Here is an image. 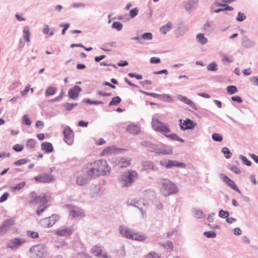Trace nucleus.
Instances as JSON below:
<instances>
[{"label": "nucleus", "mask_w": 258, "mask_h": 258, "mask_svg": "<svg viewBox=\"0 0 258 258\" xmlns=\"http://www.w3.org/2000/svg\"><path fill=\"white\" fill-rule=\"evenodd\" d=\"M119 149L115 148L114 146H109L102 151L101 155L103 156L108 155L113 153H116L118 152Z\"/></svg>", "instance_id": "29"}, {"label": "nucleus", "mask_w": 258, "mask_h": 258, "mask_svg": "<svg viewBox=\"0 0 258 258\" xmlns=\"http://www.w3.org/2000/svg\"><path fill=\"white\" fill-rule=\"evenodd\" d=\"M122 27V24L120 22L118 21L113 22L112 24V28L116 29L118 31H120Z\"/></svg>", "instance_id": "44"}, {"label": "nucleus", "mask_w": 258, "mask_h": 258, "mask_svg": "<svg viewBox=\"0 0 258 258\" xmlns=\"http://www.w3.org/2000/svg\"><path fill=\"white\" fill-rule=\"evenodd\" d=\"M173 28V25L171 22H168L165 25H163L160 28V31L161 33L165 35L167 32Z\"/></svg>", "instance_id": "30"}, {"label": "nucleus", "mask_w": 258, "mask_h": 258, "mask_svg": "<svg viewBox=\"0 0 258 258\" xmlns=\"http://www.w3.org/2000/svg\"><path fill=\"white\" fill-rule=\"evenodd\" d=\"M98 164L95 161L87 164L84 167L85 171L88 173L91 178H95L99 176V170H97Z\"/></svg>", "instance_id": "7"}, {"label": "nucleus", "mask_w": 258, "mask_h": 258, "mask_svg": "<svg viewBox=\"0 0 258 258\" xmlns=\"http://www.w3.org/2000/svg\"><path fill=\"white\" fill-rule=\"evenodd\" d=\"M172 148L171 146L163 144H160V148L158 155H171L172 153Z\"/></svg>", "instance_id": "21"}, {"label": "nucleus", "mask_w": 258, "mask_h": 258, "mask_svg": "<svg viewBox=\"0 0 258 258\" xmlns=\"http://www.w3.org/2000/svg\"><path fill=\"white\" fill-rule=\"evenodd\" d=\"M121 101V99L119 96L113 97L109 103V106H116L120 103Z\"/></svg>", "instance_id": "40"}, {"label": "nucleus", "mask_w": 258, "mask_h": 258, "mask_svg": "<svg viewBox=\"0 0 258 258\" xmlns=\"http://www.w3.org/2000/svg\"><path fill=\"white\" fill-rule=\"evenodd\" d=\"M160 245L165 248L168 249L170 251L173 250V245L171 241H167L165 242H161L160 243Z\"/></svg>", "instance_id": "38"}, {"label": "nucleus", "mask_w": 258, "mask_h": 258, "mask_svg": "<svg viewBox=\"0 0 258 258\" xmlns=\"http://www.w3.org/2000/svg\"><path fill=\"white\" fill-rule=\"evenodd\" d=\"M242 45L246 48H249L253 47L255 45L254 42L250 40L247 36H244L241 40Z\"/></svg>", "instance_id": "25"}, {"label": "nucleus", "mask_w": 258, "mask_h": 258, "mask_svg": "<svg viewBox=\"0 0 258 258\" xmlns=\"http://www.w3.org/2000/svg\"><path fill=\"white\" fill-rule=\"evenodd\" d=\"M30 257L32 258H42L47 253V248L43 244L32 246L29 250Z\"/></svg>", "instance_id": "4"}, {"label": "nucleus", "mask_w": 258, "mask_h": 258, "mask_svg": "<svg viewBox=\"0 0 258 258\" xmlns=\"http://www.w3.org/2000/svg\"><path fill=\"white\" fill-rule=\"evenodd\" d=\"M177 98L178 100L184 102L186 104L190 106L195 110H197V108L196 105L195 104V103L187 97L184 96L183 95H177Z\"/></svg>", "instance_id": "24"}, {"label": "nucleus", "mask_w": 258, "mask_h": 258, "mask_svg": "<svg viewBox=\"0 0 258 258\" xmlns=\"http://www.w3.org/2000/svg\"><path fill=\"white\" fill-rule=\"evenodd\" d=\"M216 6H221L223 7V10L224 11H232L233 10V8L229 6L226 4H223L222 3H215L214 4L211 5V9H213L214 7Z\"/></svg>", "instance_id": "34"}, {"label": "nucleus", "mask_w": 258, "mask_h": 258, "mask_svg": "<svg viewBox=\"0 0 258 258\" xmlns=\"http://www.w3.org/2000/svg\"><path fill=\"white\" fill-rule=\"evenodd\" d=\"M204 235L209 238H213L216 237V233L213 231H205Z\"/></svg>", "instance_id": "51"}, {"label": "nucleus", "mask_w": 258, "mask_h": 258, "mask_svg": "<svg viewBox=\"0 0 258 258\" xmlns=\"http://www.w3.org/2000/svg\"><path fill=\"white\" fill-rule=\"evenodd\" d=\"M152 125L153 128L155 131L161 133L163 135L170 132L169 127L166 124H164L163 122L154 117L152 118Z\"/></svg>", "instance_id": "6"}, {"label": "nucleus", "mask_w": 258, "mask_h": 258, "mask_svg": "<svg viewBox=\"0 0 258 258\" xmlns=\"http://www.w3.org/2000/svg\"><path fill=\"white\" fill-rule=\"evenodd\" d=\"M212 139L215 141L221 142L223 140V137L218 133H214L212 135Z\"/></svg>", "instance_id": "59"}, {"label": "nucleus", "mask_w": 258, "mask_h": 258, "mask_svg": "<svg viewBox=\"0 0 258 258\" xmlns=\"http://www.w3.org/2000/svg\"><path fill=\"white\" fill-rule=\"evenodd\" d=\"M227 92L230 94H234L238 92V90L235 86L231 85L227 87Z\"/></svg>", "instance_id": "45"}, {"label": "nucleus", "mask_w": 258, "mask_h": 258, "mask_svg": "<svg viewBox=\"0 0 258 258\" xmlns=\"http://www.w3.org/2000/svg\"><path fill=\"white\" fill-rule=\"evenodd\" d=\"M120 167H125L130 165L131 164L130 161L128 160L125 158H121L119 160Z\"/></svg>", "instance_id": "47"}, {"label": "nucleus", "mask_w": 258, "mask_h": 258, "mask_svg": "<svg viewBox=\"0 0 258 258\" xmlns=\"http://www.w3.org/2000/svg\"><path fill=\"white\" fill-rule=\"evenodd\" d=\"M197 3L198 0H187L183 3V7L186 11L191 12L196 9Z\"/></svg>", "instance_id": "23"}, {"label": "nucleus", "mask_w": 258, "mask_h": 258, "mask_svg": "<svg viewBox=\"0 0 258 258\" xmlns=\"http://www.w3.org/2000/svg\"><path fill=\"white\" fill-rule=\"evenodd\" d=\"M73 226H63L56 230L55 233L59 236L67 237L70 236L73 233Z\"/></svg>", "instance_id": "14"}, {"label": "nucleus", "mask_w": 258, "mask_h": 258, "mask_svg": "<svg viewBox=\"0 0 258 258\" xmlns=\"http://www.w3.org/2000/svg\"><path fill=\"white\" fill-rule=\"evenodd\" d=\"M56 92V89L54 87L50 86L46 90L45 92V96L46 97L52 96L55 94Z\"/></svg>", "instance_id": "39"}, {"label": "nucleus", "mask_w": 258, "mask_h": 258, "mask_svg": "<svg viewBox=\"0 0 258 258\" xmlns=\"http://www.w3.org/2000/svg\"><path fill=\"white\" fill-rule=\"evenodd\" d=\"M164 136L172 140L177 141L180 142H184V140L182 138L179 137L176 134H167V133H165Z\"/></svg>", "instance_id": "37"}, {"label": "nucleus", "mask_w": 258, "mask_h": 258, "mask_svg": "<svg viewBox=\"0 0 258 258\" xmlns=\"http://www.w3.org/2000/svg\"><path fill=\"white\" fill-rule=\"evenodd\" d=\"M25 185L26 182L25 181H23L18 183L15 186H11L10 188L12 191H15L16 190L18 191L21 189Z\"/></svg>", "instance_id": "41"}, {"label": "nucleus", "mask_w": 258, "mask_h": 258, "mask_svg": "<svg viewBox=\"0 0 258 258\" xmlns=\"http://www.w3.org/2000/svg\"><path fill=\"white\" fill-rule=\"evenodd\" d=\"M50 200V197L48 194L42 193L38 196H35L30 201V204H38L40 205L38 207L36 213L38 216H40L41 214L47 208V206H44L48 201Z\"/></svg>", "instance_id": "3"}, {"label": "nucleus", "mask_w": 258, "mask_h": 258, "mask_svg": "<svg viewBox=\"0 0 258 258\" xmlns=\"http://www.w3.org/2000/svg\"><path fill=\"white\" fill-rule=\"evenodd\" d=\"M62 105L67 111H71L74 107L78 105V103H64Z\"/></svg>", "instance_id": "48"}, {"label": "nucleus", "mask_w": 258, "mask_h": 258, "mask_svg": "<svg viewBox=\"0 0 258 258\" xmlns=\"http://www.w3.org/2000/svg\"><path fill=\"white\" fill-rule=\"evenodd\" d=\"M138 178V173L135 170H129L123 172L119 177L121 185L127 187L132 186Z\"/></svg>", "instance_id": "2"}, {"label": "nucleus", "mask_w": 258, "mask_h": 258, "mask_svg": "<svg viewBox=\"0 0 258 258\" xmlns=\"http://www.w3.org/2000/svg\"><path fill=\"white\" fill-rule=\"evenodd\" d=\"M157 184L161 194L164 197L175 194L178 192V188L176 185L167 178L158 179Z\"/></svg>", "instance_id": "1"}, {"label": "nucleus", "mask_w": 258, "mask_h": 258, "mask_svg": "<svg viewBox=\"0 0 258 258\" xmlns=\"http://www.w3.org/2000/svg\"><path fill=\"white\" fill-rule=\"evenodd\" d=\"M23 122L26 125H30L31 124V121L29 118V117L26 115H24L23 116Z\"/></svg>", "instance_id": "63"}, {"label": "nucleus", "mask_w": 258, "mask_h": 258, "mask_svg": "<svg viewBox=\"0 0 258 258\" xmlns=\"http://www.w3.org/2000/svg\"><path fill=\"white\" fill-rule=\"evenodd\" d=\"M15 224V221L13 218L4 220L0 226V236L4 235Z\"/></svg>", "instance_id": "11"}, {"label": "nucleus", "mask_w": 258, "mask_h": 258, "mask_svg": "<svg viewBox=\"0 0 258 258\" xmlns=\"http://www.w3.org/2000/svg\"><path fill=\"white\" fill-rule=\"evenodd\" d=\"M207 69L209 71H216L218 70L217 64L216 62H212L207 66Z\"/></svg>", "instance_id": "46"}, {"label": "nucleus", "mask_w": 258, "mask_h": 258, "mask_svg": "<svg viewBox=\"0 0 258 258\" xmlns=\"http://www.w3.org/2000/svg\"><path fill=\"white\" fill-rule=\"evenodd\" d=\"M25 240L22 238H15L12 239L7 243V246L12 250H15L19 248Z\"/></svg>", "instance_id": "12"}, {"label": "nucleus", "mask_w": 258, "mask_h": 258, "mask_svg": "<svg viewBox=\"0 0 258 258\" xmlns=\"http://www.w3.org/2000/svg\"><path fill=\"white\" fill-rule=\"evenodd\" d=\"M63 134L64 135V142L68 145H72L74 142V133L70 126H67L64 127Z\"/></svg>", "instance_id": "10"}, {"label": "nucleus", "mask_w": 258, "mask_h": 258, "mask_svg": "<svg viewBox=\"0 0 258 258\" xmlns=\"http://www.w3.org/2000/svg\"><path fill=\"white\" fill-rule=\"evenodd\" d=\"M146 258H161V256L155 252H151L146 255Z\"/></svg>", "instance_id": "62"}, {"label": "nucleus", "mask_w": 258, "mask_h": 258, "mask_svg": "<svg viewBox=\"0 0 258 258\" xmlns=\"http://www.w3.org/2000/svg\"><path fill=\"white\" fill-rule=\"evenodd\" d=\"M152 34L150 32H146L141 35V38L146 40H150L152 39Z\"/></svg>", "instance_id": "56"}, {"label": "nucleus", "mask_w": 258, "mask_h": 258, "mask_svg": "<svg viewBox=\"0 0 258 258\" xmlns=\"http://www.w3.org/2000/svg\"><path fill=\"white\" fill-rule=\"evenodd\" d=\"M159 148H160V144H152V146L150 148V151L151 152H155L157 154H158Z\"/></svg>", "instance_id": "55"}, {"label": "nucleus", "mask_w": 258, "mask_h": 258, "mask_svg": "<svg viewBox=\"0 0 258 258\" xmlns=\"http://www.w3.org/2000/svg\"><path fill=\"white\" fill-rule=\"evenodd\" d=\"M70 216L73 218H81L85 214L82 210L76 206H70Z\"/></svg>", "instance_id": "17"}, {"label": "nucleus", "mask_w": 258, "mask_h": 258, "mask_svg": "<svg viewBox=\"0 0 258 258\" xmlns=\"http://www.w3.org/2000/svg\"><path fill=\"white\" fill-rule=\"evenodd\" d=\"M229 169L237 174H239L241 172V170L238 167L234 165H230Z\"/></svg>", "instance_id": "60"}, {"label": "nucleus", "mask_w": 258, "mask_h": 258, "mask_svg": "<svg viewBox=\"0 0 258 258\" xmlns=\"http://www.w3.org/2000/svg\"><path fill=\"white\" fill-rule=\"evenodd\" d=\"M29 161V160L27 159H20L17 161H15L14 163V164L16 166H20L22 165H24Z\"/></svg>", "instance_id": "57"}, {"label": "nucleus", "mask_w": 258, "mask_h": 258, "mask_svg": "<svg viewBox=\"0 0 258 258\" xmlns=\"http://www.w3.org/2000/svg\"><path fill=\"white\" fill-rule=\"evenodd\" d=\"M239 158L241 159L243 164L248 166H250L251 165V161H249L245 156L241 155L239 156Z\"/></svg>", "instance_id": "50"}, {"label": "nucleus", "mask_w": 258, "mask_h": 258, "mask_svg": "<svg viewBox=\"0 0 258 258\" xmlns=\"http://www.w3.org/2000/svg\"><path fill=\"white\" fill-rule=\"evenodd\" d=\"M120 233L124 237L131 239L134 230L128 228L126 226L121 225L119 227Z\"/></svg>", "instance_id": "22"}, {"label": "nucleus", "mask_w": 258, "mask_h": 258, "mask_svg": "<svg viewBox=\"0 0 258 258\" xmlns=\"http://www.w3.org/2000/svg\"><path fill=\"white\" fill-rule=\"evenodd\" d=\"M160 165L162 168L166 169H171L173 167H181L185 168L186 166L185 164L180 162L177 160H168L166 159H163L159 162Z\"/></svg>", "instance_id": "5"}, {"label": "nucleus", "mask_w": 258, "mask_h": 258, "mask_svg": "<svg viewBox=\"0 0 258 258\" xmlns=\"http://www.w3.org/2000/svg\"><path fill=\"white\" fill-rule=\"evenodd\" d=\"M136 202L137 203L136 204L135 207L137 208L139 210L143 208V207L146 205L145 201L143 199L137 200Z\"/></svg>", "instance_id": "52"}, {"label": "nucleus", "mask_w": 258, "mask_h": 258, "mask_svg": "<svg viewBox=\"0 0 258 258\" xmlns=\"http://www.w3.org/2000/svg\"><path fill=\"white\" fill-rule=\"evenodd\" d=\"M229 216V213L227 211L220 210L219 212V216L221 218L226 219Z\"/></svg>", "instance_id": "54"}, {"label": "nucleus", "mask_w": 258, "mask_h": 258, "mask_svg": "<svg viewBox=\"0 0 258 258\" xmlns=\"http://www.w3.org/2000/svg\"><path fill=\"white\" fill-rule=\"evenodd\" d=\"M91 252L94 256L99 258H111L106 252H103L101 247L95 246L91 248Z\"/></svg>", "instance_id": "18"}, {"label": "nucleus", "mask_w": 258, "mask_h": 258, "mask_svg": "<svg viewBox=\"0 0 258 258\" xmlns=\"http://www.w3.org/2000/svg\"><path fill=\"white\" fill-rule=\"evenodd\" d=\"M98 164L97 170H99V176L106 175L110 173L111 168L108 166L107 161L104 160H98L95 161Z\"/></svg>", "instance_id": "8"}, {"label": "nucleus", "mask_w": 258, "mask_h": 258, "mask_svg": "<svg viewBox=\"0 0 258 258\" xmlns=\"http://www.w3.org/2000/svg\"><path fill=\"white\" fill-rule=\"evenodd\" d=\"M159 99L164 101L170 102L171 97L168 94H159Z\"/></svg>", "instance_id": "49"}, {"label": "nucleus", "mask_w": 258, "mask_h": 258, "mask_svg": "<svg viewBox=\"0 0 258 258\" xmlns=\"http://www.w3.org/2000/svg\"><path fill=\"white\" fill-rule=\"evenodd\" d=\"M23 37L25 40L29 42L30 41V33L29 30V27L27 26H26L23 28Z\"/></svg>", "instance_id": "32"}, {"label": "nucleus", "mask_w": 258, "mask_h": 258, "mask_svg": "<svg viewBox=\"0 0 258 258\" xmlns=\"http://www.w3.org/2000/svg\"><path fill=\"white\" fill-rule=\"evenodd\" d=\"M59 219V217L56 214H52L51 216L44 218L40 221L42 226L46 227H51Z\"/></svg>", "instance_id": "13"}, {"label": "nucleus", "mask_w": 258, "mask_h": 258, "mask_svg": "<svg viewBox=\"0 0 258 258\" xmlns=\"http://www.w3.org/2000/svg\"><path fill=\"white\" fill-rule=\"evenodd\" d=\"M91 177L84 168L79 172L77 177L76 182L79 185L83 186L87 184L90 181Z\"/></svg>", "instance_id": "9"}, {"label": "nucleus", "mask_w": 258, "mask_h": 258, "mask_svg": "<svg viewBox=\"0 0 258 258\" xmlns=\"http://www.w3.org/2000/svg\"><path fill=\"white\" fill-rule=\"evenodd\" d=\"M251 83L254 86H258V77L253 76L250 78Z\"/></svg>", "instance_id": "64"}, {"label": "nucleus", "mask_w": 258, "mask_h": 258, "mask_svg": "<svg viewBox=\"0 0 258 258\" xmlns=\"http://www.w3.org/2000/svg\"><path fill=\"white\" fill-rule=\"evenodd\" d=\"M132 235L131 239H135L138 241H144L146 239V236L145 234L135 232L134 231Z\"/></svg>", "instance_id": "31"}, {"label": "nucleus", "mask_w": 258, "mask_h": 258, "mask_svg": "<svg viewBox=\"0 0 258 258\" xmlns=\"http://www.w3.org/2000/svg\"><path fill=\"white\" fill-rule=\"evenodd\" d=\"M34 179L38 182L48 183L52 181L54 179V177L50 174L44 173L35 176Z\"/></svg>", "instance_id": "16"}, {"label": "nucleus", "mask_w": 258, "mask_h": 258, "mask_svg": "<svg viewBox=\"0 0 258 258\" xmlns=\"http://www.w3.org/2000/svg\"><path fill=\"white\" fill-rule=\"evenodd\" d=\"M221 151L223 153V154L224 155L226 159L230 158L232 156V153L231 152L230 150L227 147H223Z\"/></svg>", "instance_id": "42"}, {"label": "nucleus", "mask_w": 258, "mask_h": 258, "mask_svg": "<svg viewBox=\"0 0 258 258\" xmlns=\"http://www.w3.org/2000/svg\"><path fill=\"white\" fill-rule=\"evenodd\" d=\"M142 166L143 169L145 170L158 172L160 170L159 168L155 163L150 161H144L142 163Z\"/></svg>", "instance_id": "19"}, {"label": "nucleus", "mask_w": 258, "mask_h": 258, "mask_svg": "<svg viewBox=\"0 0 258 258\" xmlns=\"http://www.w3.org/2000/svg\"><path fill=\"white\" fill-rule=\"evenodd\" d=\"M141 131L140 127L135 124H131L127 126L126 131L133 135L138 134Z\"/></svg>", "instance_id": "28"}, {"label": "nucleus", "mask_w": 258, "mask_h": 258, "mask_svg": "<svg viewBox=\"0 0 258 258\" xmlns=\"http://www.w3.org/2000/svg\"><path fill=\"white\" fill-rule=\"evenodd\" d=\"M197 41L202 45L206 44L208 42V39L202 33L197 34L196 36Z\"/></svg>", "instance_id": "35"}, {"label": "nucleus", "mask_w": 258, "mask_h": 258, "mask_svg": "<svg viewBox=\"0 0 258 258\" xmlns=\"http://www.w3.org/2000/svg\"><path fill=\"white\" fill-rule=\"evenodd\" d=\"M179 121L180 128L183 131L193 129L196 125V123L189 118L184 120L183 122H182V119H180Z\"/></svg>", "instance_id": "15"}, {"label": "nucleus", "mask_w": 258, "mask_h": 258, "mask_svg": "<svg viewBox=\"0 0 258 258\" xmlns=\"http://www.w3.org/2000/svg\"><path fill=\"white\" fill-rule=\"evenodd\" d=\"M83 102L84 103L89 104L90 105L95 104V105H99V104H102L103 102L101 101H92L90 100L89 99H84L83 100Z\"/></svg>", "instance_id": "43"}, {"label": "nucleus", "mask_w": 258, "mask_h": 258, "mask_svg": "<svg viewBox=\"0 0 258 258\" xmlns=\"http://www.w3.org/2000/svg\"><path fill=\"white\" fill-rule=\"evenodd\" d=\"M139 13V9L138 8H135L130 11V16L132 18H134L136 17Z\"/></svg>", "instance_id": "58"}, {"label": "nucleus", "mask_w": 258, "mask_h": 258, "mask_svg": "<svg viewBox=\"0 0 258 258\" xmlns=\"http://www.w3.org/2000/svg\"><path fill=\"white\" fill-rule=\"evenodd\" d=\"M36 141L34 139H28L26 144V148L28 150L33 149L36 146Z\"/></svg>", "instance_id": "36"}, {"label": "nucleus", "mask_w": 258, "mask_h": 258, "mask_svg": "<svg viewBox=\"0 0 258 258\" xmlns=\"http://www.w3.org/2000/svg\"><path fill=\"white\" fill-rule=\"evenodd\" d=\"M223 181L233 190L236 191L238 193H240V190L237 187L235 182L231 179H230L228 177H227L226 175L223 176Z\"/></svg>", "instance_id": "26"}, {"label": "nucleus", "mask_w": 258, "mask_h": 258, "mask_svg": "<svg viewBox=\"0 0 258 258\" xmlns=\"http://www.w3.org/2000/svg\"><path fill=\"white\" fill-rule=\"evenodd\" d=\"M232 62V60L230 59L229 57H228L225 54L222 55V62L225 64V65H228L230 63Z\"/></svg>", "instance_id": "53"}, {"label": "nucleus", "mask_w": 258, "mask_h": 258, "mask_svg": "<svg viewBox=\"0 0 258 258\" xmlns=\"http://www.w3.org/2000/svg\"><path fill=\"white\" fill-rule=\"evenodd\" d=\"M246 15L244 13L240 12L238 13V16L236 18V20L239 22H242L246 19Z\"/></svg>", "instance_id": "61"}, {"label": "nucleus", "mask_w": 258, "mask_h": 258, "mask_svg": "<svg viewBox=\"0 0 258 258\" xmlns=\"http://www.w3.org/2000/svg\"><path fill=\"white\" fill-rule=\"evenodd\" d=\"M41 150L44 151L46 154H49L53 152V147L51 143L49 142H44L41 145Z\"/></svg>", "instance_id": "27"}, {"label": "nucleus", "mask_w": 258, "mask_h": 258, "mask_svg": "<svg viewBox=\"0 0 258 258\" xmlns=\"http://www.w3.org/2000/svg\"><path fill=\"white\" fill-rule=\"evenodd\" d=\"M204 29L206 32L211 33L215 29V26L213 22H208L204 26Z\"/></svg>", "instance_id": "33"}, {"label": "nucleus", "mask_w": 258, "mask_h": 258, "mask_svg": "<svg viewBox=\"0 0 258 258\" xmlns=\"http://www.w3.org/2000/svg\"><path fill=\"white\" fill-rule=\"evenodd\" d=\"M82 91L80 87L78 86H75L74 87L71 88L68 91L69 97L72 99H76L79 93Z\"/></svg>", "instance_id": "20"}]
</instances>
